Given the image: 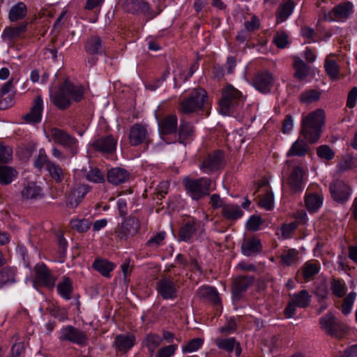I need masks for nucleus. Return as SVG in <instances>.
Returning a JSON list of instances; mask_svg holds the SVG:
<instances>
[{
	"label": "nucleus",
	"mask_w": 357,
	"mask_h": 357,
	"mask_svg": "<svg viewBox=\"0 0 357 357\" xmlns=\"http://www.w3.org/2000/svg\"><path fill=\"white\" fill-rule=\"evenodd\" d=\"M325 122V113L321 109L309 113L303 117L300 135L309 143L316 144L321 135Z\"/></svg>",
	"instance_id": "obj_1"
},
{
	"label": "nucleus",
	"mask_w": 357,
	"mask_h": 357,
	"mask_svg": "<svg viewBox=\"0 0 357 357\" xmlns=\"http://www.w3.org/2000/svg\"><path fill=\"white\" fill-rule=\"evenodd\" d=\"M208 100L207 92L205 89L201 87L195 88L188 97L181 101L178 111L183 114H190L204 110Z\"/></svg>",
	"instance_id": "obj_2"
},
{
	"label": "nucleus",
	"mask_w": 357,
	"mask_h": 357,
	"mask_svg": "<svg viewBox=\"0 0 357 357\" xmlns=\"http://www.w3.org/2000/svg\"><path fill=\"white\" fill-rule=\"evenodd\" d=\"M243 102L241 92L231 84L227 85L222 91V98L219 101L220 111L224 115L229 114Z\"/></svg>",
	"instance_id": "obj_3"
},
{
	"label": "nucleus",
	"mask_w": 357,
	"mask_h": 357,
	"mask_svg": "<svg viewBox=\"0 0 357 357\" xmlns=\"http://www.w3.org/2000/svg\"><path fill=\"white\" fill-rule=\"evenodd\" d=\"M211 183V179L206 177L195 179L186 177L183 181L187 193L196 201L210 195Z\"/></svg>",
	"instance_id": "obj_4"
},
{
	"label": "nucleus",
	"mask_w": 357,
	"mask_h": 357,
	"mask_svg": "<svg viewBox=\"0 0 357 357\" xmlns=\"http://www.w3.org/2000/svg\"><path fill=\"white\" fill-rule=\"evenodd\" d=\"M51 139L56 144L63 147L70 156L73 157L78 153V140L68 132L58 128H52L50 130Z\"/></svg>",
	"instance_id": "obj_5"
},
{
	"label": "nucleus",
	"mask_w": 357,
	"mask_h": 357,
	"mask_svg": "<svg viewBox=\"0 0 357 357\" xmlns=\"http://www.w3.org/2000/svg\"><path fill=\"white\" fill-rule=\"evenodd\" d=\"M321 328L326 334L336 338L342 337L347 332V328L344 324L336 318L331 312L319 319Z\"/></svg>",
	"instance_id": "obj_6"
},
{
	"label": "nucleus",
	"mask_w": 357,
	"mask_h": 357,
	"mask_svg": "<svg viewBox=\"0 0 357 357\" xmlns=\"http://www.w3.org/2000/svg\"><path fill=\"white\" fill-rule=\"evenodd\" d=\"M225 162L224 152L218 150L207 154L201 161L199 168L208 174L223 168Z\"/></svg>",
	"instance_id": "obj_7"
},
{
	"label": "nucleus",
	"mask_w": 357,
	"mask_h": 357,
	"mask_svg": "<svg viewBox=\"0 0 357 357\" xmlns=\"http://www.w3.org/2000/svg\"><path fill=\"white\" fill-rule=\"evenodd\" d=\"M311 296L305 289L294 294L284 310L286 317H293L296 314V307L305 308L309 306Z\"/></svg>",
	"instance_id": "obj_8"
},
{
	"label": "nucleus",
	"mask_w": 357,
	"mask_h": 357,
	"mask_svg": "<svg viewBox=\"0 0 357 357\" xmlns=\"http://www.w3.org/2000/svg\"><path fill=\"white\" fill-rule=\"evenodd\" d=\"M123 9L128 13L143 15L148 19H153L155 15L149 2L145 0H126Z\"/></svg>",
	"instance_id": "obj_9"
},
{
	"label": "nucleus",
	"mask_w": 357,
	"mask_h": 357,
	"mask_svg": "<svg viewBox=\"0 0 357 357\" xmlns=\"http://www.w3.org/2000/svg\"><path fill=\"white\" fill-rule=\"evenodd\" d=\"M34 282L50 289H52L55 285L56 278L54 277L50 269L44 263L37 264L34 267Z\"/></svg>",
	"instance_id": "obj_10"
},
{
	"label": "nucleus",
	"mask_w": 357,
	"mask_h": 357,
	"mask_svg": "<svg viewBox=\"0 0 357 357\" xmlns=\"http://www.w3.org/2000/svg\"><path fill=\"white\" fill-rule=\"evenodd\" d=\"M275 79L271 72L268 70L256 73L252 79V85L259 92L268 93L271 91Z\"/></svg>",
	"instance_id": "obj_11"
},
{
	"label": "nucleus",
	"mask_w": 357,
	"mask_h": 357,
	"mask_svg": "<svg viewBox=\"0 0 357 357\" xmlns=\"http://www.w3.org/2000/svg\"><path fill=\"white\" fill-rule=\"evenodd\" d=\"M91 187L87 184H77L66 194V207L75 208L82 202Z\"/></svg>",
	"instance_id": "obj_12"
},
{
	"label": "nucleus",
	"mask_w": 357,
	"mask_h": 357,
	"mask_svg": "<svg viewBox=\"0 0 357 357\" xmlns=\"http://www.w3.org/2000/svg\"><path fill=\"white\" fill-rule=\"evenodd\" d=\"M330 193L336 202L344 204L347 202L351 194V188L342 180H336L331 183Z\"/></svg>",
	"instance_id": "obj_13"
},
{
	"label": "nucleus",
	"mask_w": 357,
	"mask_h": 357,
	"mask_svg": "<svg viewBox=\"0 0 357 357\" xmlns=\"http://www.w3.org/2000/svg\"><path fill=\"white\" fill-rule=\"evenodd\" d=\"M179 286L171 278H162L157 282V291L165 300L177 297Z\"/></svg>",
	"instance_id": "obj_14"
},
{
	"label": "nucleus",
	"mask_w": 357,
	"mask_h": 357,
	"mask_svg": "<svg viewBox=\"0 0 357 357\" xmlns=\"http://www.w3.org/2000/svg\"><path fill=\"white\" fill-rule=\"evenodd\" d=\"M60 339L79 345H85L88 341L85 333L73 326H67L61 329Z\"/></svg>",
	"instance_id": "obj_15"
},
{
	"label": "nucleus",
	"mask_w": 357,
	"mask_h": 357,
	"mask_svg": "<svg viewBox=\"0 0 357 357\" xmlns=\"http://www.w3.org/2000/svg\"><path fill=\"white\" fill-rule=\"evenodd\" d=\"M255 277L252 275H240L235 278L232 285V298L237 301L242 298L243 294L253 284Z\"/></svg>",
	"instance_id": "obj_16"
},
{
	"label": "nucleus",
	"mask_w": 357,
	"mask_h": 357,
	"mask_svg": "<svg viewBox=\"0 0 357 357\" xmlns=\"http://www.w3.org/2000/svg\"><path fill=\"white\" fill-rule=\"evenodd\" d=\"M117 139L113 135L102 136L95 139L91 146L96 151L106 154H112L116 149Z\"/></svg>",
	"instance_id": "obj_17"
},
{
	"label": "nucleus",
	"mask_w": 357,
	"mask_h": 357,
	"mask_svg": "<svg viewBox=\"0 0 357 357\" xmlns=\"http://www.w3.org/2000/svg\"><path fill=\"white\" fill-rule=\"evenodd\" d=\"M140 228V223L135 217H129L126 219L116 232L121 238H127L135 235Z\"/></svg>",
	"instance_id": "obj_18"
},
{
	"label": "nucleus",
	"mask_w": 357,
	"mask_h": 357,
	"mask_svg": "<svg viewBox=\"0 0 357 357\" xmlns=\"http://www.w3.org/2000/svg\"><path fill=\"white\" fill-rule=\"evenodd\" d=\"M148 137V130L146 126L135 123L130 128L128 139L132 146H138L146 142Z\"/></svg>",
	"instance_id": "obj_19"
},
{
	"label": "nucleus",
	"mask_w": 357,
	"mask_h": 357,
	"mask_svg": "<svg viewBox=\"0 0 357 357\" xmlns=\"http://www.w3.org/2000/svg\"><path fill=\"white\" fill-rule=\"evenodd\" d=\"M200 226V223L195 220H190L183 222L178 230V240L188 243L191 242Z\"/></svg>",
	"instance_id": "obj_20"
},
{
	"label": "nucleus",
	"mask_w": 357,
	"mask_h": 357,
	"mask_svg": "<svg viewBox=\"0 0 357 357\" xmlns=\"http://www.w3.org/2000/svg\"><path fill=\"white\" fill-rule=\"evenodd\" d=\"M178 128V119L175 114H168L158 121V129L160 135H168L176 133Z\"/></svg>",
	"instance_id": "obj_21"
},
{
	"label": "nucleus",
	"mask_w": 357,
	"mask_h": 357,
	"mask_svg": "<svg viewBox=\"0 0 357 357\" xmlns=\"http://www.w3.org/2000/svg\"><path fill=\"white\" fill-rule=\"evenodd\" d=\"M353 13V5L347 1L335 6L328 14L329 20H344Z\"/></svg>",
	"instance_id": "obj_22"
},
{
	"label": "nucleus",
	"mask_w": 357,
	"mask_h": 357,
	"mask_svg": "<svg viewBox=\"0 0 357 357\" xmlns=\"http://www.w3.org/2000/svg\"><path fill=\"white\" fill-rule=\"evenodd\" d=\"M22 201H36L43 197L40 186L35 182H29L24 185L20 192Z\"/></svg>",
	"instance_id": "obj_23"
},
{
	"label": "nucleus",
	"mask_w": 357,
	"mask_h": 357,
	"mask_svg": "<svg viewBox=\"0 0 357 357\" xmlns=\"http://www.w3.org/2000/svg\"><path fill=\"white\" fill-rule=\"evenodd\" d=\"M43 109V101L40 96H38L33 100V105L29 111L24 116L26 123H38L41 121Z\"/></svg>",
	"instance_id": "obj_24"
},
{
	"label": "nucleus",
	"mask_w": 357,
	"mask_h": 357,
	"mask_svg": "<svg viewBox=\"0 0 357 357\" xmlns=\"http://www.w3.org/2000/svg\"><path fill=\"white\" fill-rule=\"evenodd\" d=\"M43 109V101L40 96H38L33 100V105L29 111L24 116L26 123H38L41 121Z\"/></svg>",
	"instance_id": "obj_25"
},
{
	"label": "nucleus",
	"mask_w": 357,
	"mask_h": 357,
	"mask_svg": "<svg viewBox=\"0 0 357 357\" xmlns=\"http://www.w3.org/2000/svg\"><path fill=\"white\" fill-rule=\"evenodd\" d=\"M303 174V169L299 166L294 167L290 172L287 178V184L293 193H297L302 190Z\"/></svg>",
	"instance_id": "obj_26"
},
{
	"label": "nucleus",
	"mask_w": 357,
	"mask_h": 357,
	"mask_svg": "<svg viewBox=\"0 0 357 357\" xmlns=\"http://www.w3.org/2000/svg\"><path fill=\"white\" fill-rule=\"evenodd\" d=\"M197 294L200 300L209 302L213 305H220L221 304V299L215 287L209 286L202 287L197 291Z\"/></svg>",
	"instance_id": "obj_27"
},
{
	"label": "nucleus",
	"mask_w": 357,
	"mask_h": 357,
	"mask_svg": "<svg viewBox=\"0 0 357 357\" xmlns=\"http://www.w3.org/2000/svg\"><path fill=\"white\" fill-rule=\"evenodd\" d=\"M54 105L61 110H65L71 105L66 89H64V83L59 88L54 95L51 96Z\"/></svg>",
	"instance_id": "obj_28"
},
{
	"label": "nucleus",
	"mask_w": 357,
	"mask_h": 357,
	"mask_svg": "<svg viewBox=\"0 0 357 357\" xmlns=\"http://www.w3.org/2000/svg\"><path fill=\"white\" fill-rule=\"evenodd\" d=\"M130 178V173L123 168H112L107 172V181L114 185L126 183Z\"/></svg>",
	"instance_id": "obj_29"
},
{
	"label": "nucleus",
	"mask_w": 357,
	"mask_h": 357,
	"mask_svg": "<svg viewBox=\"0 0 357 357\" xmlns=\"http://www.w3.org/2000/svg\"><path fill=\"white\" fill-rule=\"evenodd\" d=\"M310 150L307 142L304 138L298 137L287 151V157H304Z\"/></svg>",
	"instance_id": "obj_30"
},
{
	"label": "nucleus",
	"mask_w": 357,
	"mask_h": 357,
	"mask_svg": "<svg viewBox=\"0 0 357 357\" xmlns=\"http://www.w3.org/2000/svg\"><path fill=\"white\" fill-rule=\"evenodd\" d=\"M241 250L243 254L248 257L257 255L262 250L261 240L256 236L244 239Z\"/></svg>",
	"instance_id": "obj_31"
},
{
	"label": "nucleus",
	"mask_w": 357,
	"mask_h": 357,
	"mask_svg": "<svg viewBox=\"0 0 357 357\" xmlns=\"http://www.w3.org/2000/svg\"><path fill=\"white\" fill-rule=\"evenodd\" d=\"M178 142L180 144H186L192 140L195 135V128L189 122L181 120L177 128Z\"/></svg>",
	"instance_id": "obj_32"
},
{
	"label": "nucleus",
	"mask_w": 357,
	"mask_h": 357,
	"mask_svg": "<svg viewBox=\"0 0 357 357\" xmlns=\"http://www.w3.org/2000/svg\"><path fill=\"white\" fill-rule=\"evenodd\" d=\"M115 347L119 351L128 352L135 344V337L132 334H121L116 337Z\"/></svg>",
	"instance_id": "obj_33"
},
{
	"label": "nucleus",
	"mask_w": 357,
	"mask_h": 357,
	"mask_svg": "<svg viewBox=\"0 0 357 357\" xmlns=\"http://www.w3.org/2000/svg\"><path fill=\"white\" fill-rule=\"evenodd\" d=\"M221 213L222 217L230 222H236L243 215V211L240 206L234 204H225L223 205Z\"/></svg>",
	"instance_id": "obj_34"
},
{
	"label": "nucleus",
	"mask_w": 357,
	"mask_h": 357,
	"mask_svg": "<svg viewBox=\"0 0 357 357\" xmlns=\"http://www.w3.org/2000/svg\"><path fill=\"white\" fill-rule=\"evenodd\" d=\"M64 89H66L70 100L80 102L84 94V87L81 85H75L68 80L64 82Z\"/></svg>",
	"instance_id": "obj_35"
},
{
	"label": "nucleus",
	"mask_w": 357,
	"mask_h": 357,
	"mask_svg": "<svg viewBox=\"0 0 357 357\" xmlns=\"http://www.w3.org/2000/svg\"><path fill=\"white\" fill-rule=\"evenodd\" d=\"M27 25V23H22L17 26L6 27L3 32L2 37L5 40L14 41L26 31Z\"/></svg>",
	"instance_id": "obj_36"
},
{
	"label": "nucleus",
	"mask_w": 357,
	"mask_h": 357,
	"mask_svg": "<svg viewBox=\"0 0 357 357\" xmlns=\"http://www.w3.org/2000/svg\"><path fill=\"white\" fill-rule=\"evenodd\" d=\"M101 38L98 36H92L86 41L85 51L91 55L100 54L103 52Z\"/></svg>",
	"instance_id": "obj_37"
},
{
	"label": "nucleus",
	"mask_w": 357,
	"mask_h": 357,
	"mask_svg": "<svg viewBox=\"0 0 357 357\" xmlns=\"http://www.w3.org/2000/svg\"><path fill=\"white\" fill-rule=\"evenodd\" d=\"M114 267L115 265L113 263L102 259H96L92 264V268L105 278L111 277L110 273Z\"/></svg>",
	"instance_id": "obj_38"
},
{
	"label": "nucleus",
	"mask_w": 357,
	"mask_h": 357,
	"mask_svg": "<svg viewBox=\"0 0 357 357\" xmlns=\"http://www.w3.org/2000/svg\"><path fill=\"white\" fill-rule=\"evenodd\" d=\"M16 269L5 267L0 270V288L9 286L16 282Z\"/></svg>",
	"instance_id": "obj_39"
},
{
	"label": "nucleus",
	"mask_w": 357,
	"mask_h": 357,
	"mask_svg": "<svg viewBox=\"0 0 357 357\" xmlns=\"http://www.w3.org/2000/svg\"><path fill=\"white\" fill-rule=\"evenodd\" d=\"M322 197L317 193H307L305 196V205L310 213L316 212L321 206Z\"/></svg>",
	"instance_id": "obj_40"
},
{
	"label": "nucleus",
	"mask_w": 357,
	"mask_h": 357,
	"mask_svg": "<svg viewBox=\"0 0 357 357\" xmlns=\"http://www.w3.org/2000/svg\"><path fill=\"white\" fill-rule=\"evenodd\" d=\"M57 290L61 297L66 300H70L73 291L72 280L69 277H63L62 281L57 285Z\"/></svg>",
	"instance_id": "obj_41"
},
{
	"label": "nucleus",
	"mask_w": 357,
	"mask_h": 357,
	"mask_svg": "<svg viewBox=\"0 0 357 357\" xmlns=\"http://www.w3.org/2000/svg\"><path fill=\"white\" fill-rule=\"evenodd\" d=\"M294 7V3L291 0H288L284 3L280 5L276 11L278 22L285 21L292 13Z\"/></svg>",
	"instance_id": "obj_42"
},
{
	"label": "nucleus",
	"mask_w": 357,
	"mask_h": 357,
	"mask_svg": "<svg viewBox=\"0 0 357 357\" xmlns=\"http://www.w3.org/2000/svg\"><path fill=\"white\" fill-rule=\"evenodd\" d=\"M294 68L295 70L294 77L298 80H303L309 74V68L306 63L299 57H295L294 61Z\"/></svg>",
	"instance_id": "obj_43"
},
{
	"label": "nucleus",
	"mask_w": 357,
	"mask_h": 357,
	"mask_svg": "<svg viewBox=\"0 0 357 357\" xmlns=\"http://www.w3.org/2000/svg\"><path fill=\"white\" fill-rule=\"evenodd\" d=\"M47 170L51 178L56 183H61L66 174L65 171L56 162H52L48 163Z\"/></svg>",
	"instance_id": "obj_44"
},
{
	"label": "nucleus",
	"mask_w": 357,
	"mask_h": 357,
	"mask_svg": "<svg viewBox=\"0 0 357 357\" xmlns=\"http://www.w3.org/2000/svg\"><path fill=\"white\" fill-rule=\"evenodd\" d=\"M17 171L9 166H0V183L8 185L17 176Z\"/></svg>",
	"instance_id": "obj_45"
},
{
	"label": "nucleus",
	"mask_w": 357,
	"mask_h": 357,
	"mask_svg": "<svg viewBox=\"0 0 357 357\" xmlns=\"http://www.w3.org/2000/svg\"><path fill=\"white\" fill-rule=\"evenodd\" d=\"M27 12L26 5L20 2L13 6L9 12V19L11 22H16L24 18Z\"/></svg>",
	"instance_id": "obj_46"
},
{
	"label": "nucleus",
	"mask_w": 357,
	"mask_h": 357,
	"mask_svg": "<svg viewBox=\"0 0 357 357\" xmlns=\"http://www.w3.org/2000/svg\"><path fill=\"white\" fill-rule=\"evenodd\" d=\"M331 289L333 295L342 298L346 294L347 288L343 280L333 278L331 281Z\"/></svg>",
	"instance_id": "obj_47"
},
{
	"label": "nucleus",
	"mask_w": 357,
	"mask_h": 357,
	"mask_svg": "<svg viewBox=\"0 0 357 357\" xmlns=\"http://www.w3.org/2000/svg\"><path fill=\"white\" fill-rule=\"evenodd\" d=\"M73 229L76 230L79 233L86 232L91 227L92 223L89 219H73L70 222Z\"/></svg>",
	"instance_id": "obj_48"
},
{
	"label": "nucleus",
	"mask_w": 357,
	"mask_h": 357,
	"mask_svg": "<svg viewBox=\"0 0 357 357\" xmlns=\"http://www.w3.org/2000/svg\"><path fill=\"white\" fill-rule=\"evenodd\" d=\"M324 68L327 75L331 79L335 80L339 78L340 67L334 60L326 58L325 59Z\"/></svg>",
	"instance_id": "obj_49"
},
{
	"label": "nucleus",
	"mask_w": 357,
	"mask_h": 357,
	"mask_svg": "<svg viewBox=\"0 0 357 357\" xmlns=\"http://www.w3.org/2000/svg\"><path fill=\"white\" fill-rule=\"evenodd\" d=\"M162 338L158 334L150 333L146 335L144 339L145 346L153 354L155 349L160 345Z\"/></svg>",
	"instance_id": "obj_50"
},
{
	"label": "nucleus",
	"mask_w": 357,
	"mask_h": 357,
	"mask_svg": "<svg viewBox=\"0 0 357 357\" xmlns=\"http://www.w3.org/2000/svg\"><path fill=\"white\" fill-rule=\"evenodd\" d=\"M319 267L316 263L306 262L302 268V275L305 280H311L319 273Z\"/></svg>",
	"instance_id": "obj_51"
},
{
	"label": "nucleus",
	"mask_w": 357,
	"mask_h": 357,
	"mask_svg": "<svg viewBox=\"0 0 357 357\" xmlns=\"http://www.w3.org/2000/svg\"><path fill=\"white\" fill-rule=\"evenodd\" d=\"M320 92L314 89L303 91L300 94V101L302 103L310 104L318 100L320 98Z\"/></svg>",
	"instance_id": "obj_52"
},
{
	"label": "nucleus",
	"mask_w": 357,
	"mask_h": 357,
	"mask_svg": "<svg viewBox=\"0 0 357 357\" xmlns=\"http://www.w3.org/2000/svg\"><path fill=\"white\" fill-rule=\"evenodd\" d=\"M217 347L228 353H231L236 344V340L234 337L222 339L218 338L215 340Z\"/></svg>",
	"instance_id": "obj_53"
},
{
	"label": "nucleus",
	"mask_w": 357,
	"mask_h": 357,
	"mask_svg": "<svg viewBox=\"0 0 357 357\" xmlns=\"http://www.w3.org/2000/svg\"><path fill=\"white\" fill-rule=\"evenodd\" d=\"M298 255L295 249L287 250L280 256L282 264L288 266L294 264L298 260Z\"/></svg>",
	"instance_id": "obj_54"
},
{
	"label": "nucleus",
	"mask_w": 357,
	"mask_h": 357,
	"mask_svg": "<svg viewBox=\"0 0 357 357\" xmlns=\"http://www.w3.org/2000/svg\"><path fill=\"white\" fill-rule=\"evenodd\" d=\"M317 156L325 160H331L335 158V151L326 144L319 146L317 149Z\"/></svg>",
	"instance_id": "obj_55"
},
{
	"label": "nucleus",
	"mask_w": 357,
	"mask_h": 357,
	"mask_svg": "<svg viewBox=\"0 0 357 357\" xmlns=\"http://www.w3.org/2000/svg\"><path fill=\"white\" fill-rule=\"evenodd\" d=\"M356 297V293L351 291L343 299L340 307L342 314L347 315L351 312Z\"/></svg>",
	"instance_id": "obj_56"
},
{
	"label": "nucleus",
	"mask_w": 357,
	"mask_h": 357,
	"mask_svg": "<svg viewBox=\"0 0 357 357\" xmlns=\"http://www.w3.org/2000/svg\"><path fill=\"white\" fill-rule=\"evenodd\" d=\"M86 178L91 182L102 183L105 181V174L98 168L91 169L86 174Z\"/></svg>",
	"instance_id": "obj_57"
},
{
	"label": "nucleus",
	"mask_w": 357,
	"mask_h": 357,
	"mask_svg": "<svg viewBox=\"0 0 357 357\" xmlns=\"http://www.w3.org/2000/svg\"><path fill=\"white\" fill-rule=\"evenodd\" d=\"M52 161L50 160L46 152L44 149H40L38 151V155L36 159L34 161V167L38 169H42L45 165L46 167H48V163L52 162Z\"/></svg>",
	"instance_id": "obj_58"
},
{
	"label": "nucleus",
	"mask_w": 357,
	"mask_h": 357,
	"mask_svg": "<svg viewBox=\"0 0 357 357\" xmlns=\"http://www.w3.org/2000/svg\"><path fill=\"white\" fill-rule=\"evenodd\" d=\"M166 233L165 231H160L151 237L147 242L146 246L156 248L161 245L165 239Z\"/></svg>",
	"instance_id": "obj_59"
},
{
	"label": "nucleus",
	"mask_w": 357,
	"mask_h": 357,
	"mask_svg": "<svg viewBox=\"0 0 357 357\" xmlns=\"http://www.w3.org/2000/svg\"><path fill=\"white\" fill-rule=\"evenodd\" d=\"M13 157V149L9 146L0 144V163H8Z\"/></svg>",
	"instance_id": "obj_60"
},
{
	"label": "nucleus",
	"mask_w": 357,
	"mask_h": 357,
	"mask_svg": "<svg viewBox=\"0 0 357 357\" xmlns=\"http://www.w3.org/2000/svg\"><path fill=\"white\" fill-rule=\"evenodd\" d=\"M204 340L199 337H197L195 339H192V340L189 341L188 343L183 347V353H188V352H193L197 350H198L203 344Z\"/></svg>",
	"instance_id": "obj_61"
},
{
	"label": "nucleus",
	"mask_w": 357,
	"mask_h": 357,
	"mask_svg": "<svg viewBox=\"0 0 357 357\" xmlns=\"http://www.w3.org/2000/svg\"><path fill=\"white\" fill-rule=\"evenodd\" d=\"M259 204L266 210H271L273 204V195L272 192L267 191L259 199Z\"/></svg>",
	"instance_id": "obj_62"
},
{
	"label": "nucleus",
	"mask_w": 357,
	"mask_h": 357,
	"mask_svg": "<svg viewBox=\"0 0 357 357\" xmlns=\"http://www.w3.org/2000/svg\"><path fill=\"white\" fill-rule=\"evenodd\" d=\"M177 347L176 344L162 347L158 351L155 357H172L174 355Z\"/></svg>",
	"instance_id": "obj_63"
},
{
	"label": "nucleus",
	"mask_w": 357,
	"mask_h": 357,
	"mask_svg": "<svg viewBox=\"0 0 357 357\" xmlns=\"http://www.w3.org/2000/svg\"><path fill=\"white\" fill-rule=\"evenodd\" d=\"M275 45L279 48H284L288 44V36L284 31L277 32L273 38Z\"/></svg>",
	"instance_id": "obj_64"
}]
</instances>
